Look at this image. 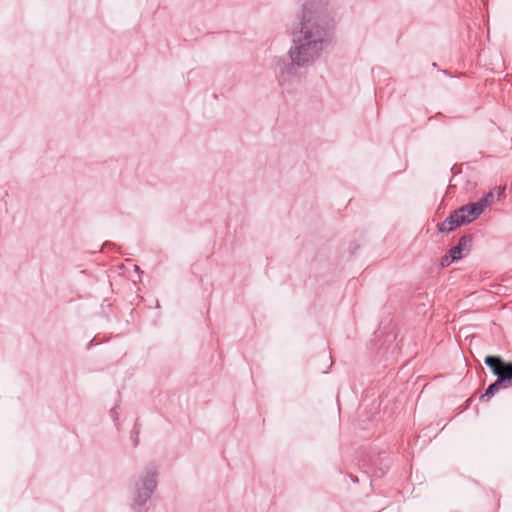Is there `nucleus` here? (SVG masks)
I'll return each mask as SVG.
<instances>
[{
	"mask_svg": "<svg viewBox=\"0 0 512 512\" xmlns=\"http://www.w3.org/2000/svg\"><path fill=\"white\" fill-rule=\"evenodd\" d=\"M335 16L329 0H305L288 28L289 62L273 58L276 78L283 88L297 80V69H307L321 60L335 36Z\"/></svg>",
	"mask_w": 512,
	"mask_h": 512,
	"instance_id": "1",
	"label": "nucleus"
},
{
	"mask_svg": "<svg viewBox=\"0 0 512 512\" xmlns=\"http://www.w3.org/2000/svg\"><path fill=\"white\" fill-rule=\"evenodd\" d=\"M159 468L154 463L145 465L127 487L126 503L132 512H146L148 502L157 490Z\"/></svg>",
	"mask_w": 512,
	"mask_h": 512,
	"instance_id": "2",
	"label": "nucleus"
},
{
	"mask_svg": "<svg viewBox=\"0 0 512 512\" xmlns=\"http://www.w3.org/2000/svg\"><path fill=\"white\" fill-rule=\"evenodd\" d=\"M506 375L500 376L497 380L490 384L484 394L480 396L481 401H489L496 392L502 388H508L512 382V363L505 364Z\"/></svg>",
	"mask_w": 512,
	"mask_h": 512,
	"instance_id": "3",
	"label": "nucleus"
},
{
	"mask_svg": "<svg viewBox=\"0 0 512 512\" xmlns=\"http://www.w3.org/2000/svg\"><path fill=\"white\" fill-rule=\"evenodd\" d=\"M465 224L463 216H460L457 210H454L443 222L438 225V230L442 233H449Z\"/></svg>",
	"mask_w": 512,
	"mask_h": 512,
	"instance_id": "4",
	"label": "nucleus"
},
{
	"mask_svg": "<svg viewBox=\"0 0 512 512\" xmlns=\"http://www.w3.org/2000/svg\"><path fill=\"white\" fill-rule=\"evenodd\" d=\"M505 191V187L498 186L494 189L490 190L488 193L483 195L476 203L479 207L484 211L486 208L490 207L496 201L500 200L501 196Z\"/></svg>",
	"mask_w": 512,
	"mask_h": 512,
	"instance_id": "5",
	"label": "nucleus"
},
{
	"mask_svg": "<svg viewBox=\"0 0 512 512\" xmlns=\"http://www.w3.org/2000/svg\"><path fill=\"white\" fill-rule=\"evenodd\" d=\"M456 210L460 216H463V219L465 220V224H468V223L474 221L483 212L482 208L479 207L476 202L470 203L467 205H463Z\"/></svg>",
	"mask_w": 512,
	"mask_h": 512,
	"instance_id": "6",
	"label": "nucleus"
},
{
	"mask_svg": "<svg viewBox=\"0 0 512 512\" xmlns=\"http://www.w3.org/2000/svg\"><path fill=\"white\" fill-rule=\"evenodd\" d=\"M484 363L492 370V373L499 378L500 376L506 375L505 364L509 362H504L499 356H486L484 359Z\"/></svg>",
	"mask_w": 512,
	"mask_h": 512,
	"instance_id": "7",
	"label": "nucleus"
},
{
	"mask_svg": "<svg viewBox=\"0 0 512 512\" xmlns=\"http://www.w3.org/2000/svg\"><path fill=\"white\" fill-rule=\"evenodd\" d=\"M472 243V236L471 235H464L462 236L458 244L454 247H452L448 254L451 258V261L458 260L462 257V252L467 249Z\"/></svg>",
	"mask_w": 512,
	"mask_h": 512,
	"instance_id": "8",
	"label": "nucleus"
},
{
	"mask_svg": "<svg viewBox=\"0 0 512 512\" xmlns=\"http://www.w3.org/2000/svg\"><path fill=\"white\" fill-rule=\"evenodd\" d=\"M109 415L114 422H116L118 420V418H119L118 405H116L110 409Z\"/></svg>",
	"mask_w": 512,
	"mask_h": 512,
	"instance_id": "9",
	"label": "nucleus"
},
{
	"mask_svg": "<svg viewBox=\"0 0 512 512\" xmlns=\"http://www.w3.org/2000/svg\"><path fill=\"white\" fill-rule=\"evenodd\" d=\"M453 261H451V258L449 256V254H446L445 256L442 257L441 259V266L442 267H445V266H449Z\"/></svg>",
	"mask_w": 512,
	"mask_h": 512,
	"instance_id": "10",
	"label": "nucleus"
}]
</instances>
